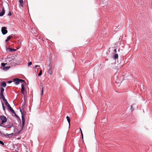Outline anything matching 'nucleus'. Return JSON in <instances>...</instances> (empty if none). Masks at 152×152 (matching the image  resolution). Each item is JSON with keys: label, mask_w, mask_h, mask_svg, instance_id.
<instances>
[{"label": "nucleus", "mask_w": 152, "mask_h": 152, "mask_svg": "<svg viewBox=\"0 0 152 152\" xmlns=\"http://www.w3.org/2000/svg\"><path fill=\"white\" fill-rule=\"evenodd\" d=\"M13 81L15 82V84L16 85L18 84L20 82L22 83L21 86V92L24 96V97H25V94L24 93L25 91L24 86L26 85V82L23 80L20 79L18 78H15L13 79Z\"/></svg>", "instance_id": "1"}, {"label": "nucleus", "mask_w": 152, "mask_h": 152, "mask_svg": "<svg viewBox=\"0 0 152 152\" xmlns=\"http://www.w3.org/2000/svg\"><path fill=\"white\" fill-rule=\"evenodd\" d=\"M5 104L8 107L9 110H10L12 113H14V111L13 109L11 107L10 105L9 104V103L7 101L4 102Z\"/></svg>", "instance_id": "2"}, {"label": "nucleus", "mask_w": 152, "mask_h": 152, "mask_svg": "<svg viewBox=\"0 0 152 152\" xmlns=\"http://www.w3.org/2000/svg\"><path fill=\"white\" fill-rule=\"evenodd\" d=\"M0 119L2 121L1 122L2 124H3L7 121V118L4 116L1 115L0 117Z\"/></svg>", "instance_id": "3"}, {"label": "nucleus", "mask_w": 152, "mask_h": 152, "mask_svg": "<svg viewBox=\"0 0 152 152\" xmlns=\"http://www.w3.org/2000/svg\"><path fill=\"white\" fill-rule=\"evenodd\" d=\"M7 28L5 27H3L1 28V32L2 34L4 35L7 33V30L6 29Z\"/></svg>", "instance_id": "4"}, {"label": "nucleus", "mask_w": 152, "mask_h": 152, "mask_svg": "<svg viewBox=\"0 0 152 152\" xmlns=\"http://www.w3.org/2000/svg\"><path fill=\"white\" fill-rule=\"evenodd\" d=\"M25 118L23 116V115H22V124L21 126V127L22 128V129H23L24 125H25Z\"/></svg>", "instance_id": "5"}, {"label": "nucleus", "mask_w": 152, "mask_h": 152, "mask_svg": "<svg viewBox=\"0 0 152 152\" xmlns=\"http://www.w3.org/2000/svg\"><path fill=\"white\" fill-rule=\"evenodd\" d=\"M2 11L0 12V16H3L5 13V10L3 7H1Z\"/></svg>", "instance_id": "6"}, {"label": "nucleus", "mask_w": 152, "mask_h": 152, "mask_svg": "<svg viewBox=\"0 0 152 152\" xmlns=\"http://www.w3.org/2000/svg\"><path fill=\"white\" fill-rule=\"evenodd\" d=\"M0 98L1 99H2L4 102L7 101V100L5 99L4 96L3 94H0Z\"/></svg>", "instance_id": "7"}, {"label": "nucleus", "mask_w": 152, "mask_h": 152, "mask_svg": "<svg viewBox=\"0 0 152 152\" xmlns=\"http://www.w3.org/2000/svg\"><path fill=\"white\" fill-rule=\"evenodd\" d=\"M19 1L20 4V6H21L22 7H23L24 4L23 0H19Z\"/></svg>", "instance_id": "8"}, {"label": "nucleus", "mask_w": 152, "mask_h": 152, "mask_svg": "<svg viewBox=\"0 0 152 152\" xmlns=\"http://www.w3.org/2000/svg\"><path fill=\"white\" fill-rule=\"evenodd\" d=\"M8 50L10 52H13L15 51L16 50L13 49H12L10 48H7Z\"/></svg>", "instance_id": "9"}, {"label": "nucleus", "mask_w": 152, "mask_h": 152, "mask_svg": "<svg viewBox=\"0 0 152 152\" xmlns=\"http://www.w3.org/2000/svg\"><path fill=\"white\" fill-rule=\"evenodd\" d=\"M66 118L67 119V121L69 124V126L70 125V119L69 117L68 116H67L66 117Z\"/></svg>", "instance_id": "10"}, {"label": "nucleus", "mask_w": 152, "mask_h": 152, "mask_svg": "<svg viewBox=\"0 0 152 152\" xmlns=\"http://www.w3.org/2000/svg\"><path fill=\"white\" fill-rule=\"evenodd\" d=\"M10 66H6V67L5 66L3 68V69L4 71H6V70H7L8 69L10 68Z\"/></svg>", "instance_id": "11"}, {"label": "nucleus", "mask_w": 152, "mask_h": 152, "mask_svg": "<svg viewBox=\"0 0 152 152\" xmlns=\"http://www.w3.org/2000/svg\"><path fill=\"white\" fill-rule=\"evenodd\" d=\"M1 86L4 87H5L6 86V83L5 82H3L1 83Z\"/></svg>", "instance_id": "12"}, {"label": "nucleus", "mask_w": 152, "mask_h": 152, "mask_svg": "<svg viewBox=\"0 0 152 152\" xmlns=\"http://www.w3.org/2000/svg\"><path fill=\"white\" fill-rule=\"evenodd\" d=\"M12 37V36H10L7 37V39L6 40V42H7Z\"/></svg>", "instance_id": "13"}, {"label": "nucleus", "mask_w": 152, "mask_h": 152, "mask_svg": "<svg viewBox=\"0 0 152 152\" xmlns=\"http://www.w3.org/2000/svg\"><path fill=\"white\" fill-rule=\"evenodd\" d=\"M48 73L50 75H52L53 73V71L51 69H50L48 70Z\"/></svg>", "instance_id": "14"}, {"label": "nucleus", "mask_w": 152, "mask_h": 152, "mask_svg": "<svg viewBox=\"0 0 152 152\" xmlns=\"http://www.w3.org/2000/svg\"><path fill=\"white\" fill-rule=\"evenodd\" d=\"M4 89L3 88H1V91L0 92V94H4Z\"/></svg>", "instance_id": "15"}, {"label": "nucleus", "mask_w": 152, "mask_h": 152, "mask_svg": "<svg viewBox=\"0 0 152 152\" xmlns=\"http://www.w3.org/2000/svg\"><path fill=\"white\" fill-rule=\"evenodd\" d=\"M113 58L115 59H117L118 58V55L117 54H115L113 56Z\"/></svg>", "instance_id": "16"}, {"label": "nucleus", "mask_w": 152, "mask_h": 152, "mask_svg": "<svg viewBox=\"0 0 152 152\" xmlns=\"http://www.w3.org/2000/svg\"><path fill=\"white\" fill-rule=\"evenodd\" d=\"M7 64V63H1V66L3 67H4L5 66V65Z\"/></svg>", "instance_id": "17"}, {"label": "nucleus", "mask_w": 152, "mask_h": 152, "mask_svg": "<svg viewBox=\"0 0 152 152\" xmlns=\"http://www.w3.org/2000/svg\"><path fill=\"white\" fill-rule=\"evenodd\" d=\"M42 71L41 69L40 70L39 73V74L38 75V76H41L42 75Z\"/></svg>", "instance_id": "18"}, {"label": "nucleus", "mask_w": 152, "mask_h": 152, "mask_svg": "<svg viewBox=\"0 0 152 152\" xmlns=\"http://www.w3.org/2000/svg\"><path fill=\"white\" fill-rule=\"evenodd\" d=\"M2 107L3 110L4 111L5 110V107L4 106V104L3 103H2Z\"/></svg>", "instance_id": "19"}, {"label": "nucleus", "mask_w": 152, "mask_h": 152, "mask_svg": "<svg viewBox=\"0 0 152 152\" xmlns=\"http://www.w3.org/2000/svg\"><path fill=\"white\" fill-rule=\"evenodd\" d=\"M31 64H32V62H29L28 63V66H29Z\"/></svg>", "instance_id": "20"}, {"label": "nucleus", "mask_w": 152, "mask_h": 152, "mask_svg": "<svg viewBox=\"0 0 152 152\" xmlns=\"http://www.w3.org/2000/svg\"><path fill=\"white\" fill-rule=\"evenodd\" d=\"M42 92H41V95H42L43 94V87H42Z\"/></svg>", "instance_id": "21"}, {"label": "nucleus", "mask_w": 152, "mask_h": 152, "mask_svg": "<svg viewBox=\"0 0 152 152\" xmlns=\"http://www.w3.org/2000/svg\"><path fill=\"white\" fill-rule=\"evenodd\" d=\"M0 144L2 145H4V144L3 142L1 141L0 140Z\"/></svg>", "instance_id": "22"}, {"label": "nucleus", "mask_w": 152, "mask_h": 152, "mask_svg": "<svg viewBox=\"0 0 152 152\" xmlns=\"http://www.w3.org/2000/svg\"><path fill=\"white\" fill-rule=\"evenodd\" d=\"M14 113L15 114V115L16 117H18V116L16 115L15 112H14V113Z\"/></svg>", "instance_id": "23"}, {"label": "nucleus", "mask_w": 152, "mask_h": 152, "mask_svg": "<svg viewBox=\"0 0 152 152\" xmlns=\"http://www.w3.org/2000/svg\"><path fill=\"white\" fill-rule=\"evenodd\" d=\"M11 15V13L10 11H9V13H8V15L9 16H10Z\"/></svg>", "instance_id": "24"}, {"label": "nucleus", "mask_w": 152, "mask_h": 152, "mask_svg": "<svg viewBox=\"0 0 152 152\" xmlns=\"http://www.w3.org/2000/svg\"><path fill=\"white\" fill-rule=\"evenodd\" d=\"M39 67V65H37L35 66V68H36L37 67Z\"/></svg>", "instance_id": "25"}, {"label": "nucleus", "mask_w": 152, "mask_h": 152, "mask_svg": "<svg viewBox=\"0 0 152 152\" xmlns=\"http://www.w3.org/2000/svg\"><path fill=\"white\" fill-rule=\"evenodd\" d=\"M81 136L82 137V138L83 139V132H81Z\"/></svg>", "instance_id": "26"}, {"label": "nucleus", "mask_w": 152, "mask_h": 152, "mask_svg": "<svg viewBox=\"0 0 152 152\" xmlns=\"http://www.w3.org/2000/svg\"><path fill=\"white\" fill-rule=\"evenodd\" d=\"M131 108L132 109V111H133V106H131Z\"/></svg>", "instance_id": "27"}, {"label": "nucleus", "mask_w": 152, "mask_h": 152, "mask_svg": "<svg viewBox=\"0 0 152 152\" xmlns=\"http://www.w3.org/2000/svg\"><path fill=\"white\" fill-rule=\"evenodd\" d=\"M12 81H8V83H12Z\"/></svg>", "instance_id": "28"}, {"label": "nucleus", "mask_w": 152, "mask_h": 152, "mask_svg": "<svg viewBox=\"0 0 152 152\" xmlns=\"http://www.w3.org/2000/svg\"><path fill=\"white\" fill-rule=\"evenodd\" d=\"M114 51H115V52L116 53L117 52V50H116V49H115L114 50Z\"/></svg>", "instance_id": "29"}, {"label": "nucleus", "mask_w": 152, "mask_h": 152, "mask_svg": "<svg viewBox=\"0 0 152 152\" xmlns=\"http://www.w3.org/2000/svg\"><path fill=\"white\" fill-rule=\"evenodd\" d=\"M80 130L81 132H82V130H81V129L80 128Z\"/></svg>", "instance_id": "30"}, {"label": "nucleus", "mask_w": 152, "mask_h": 152, "mask_svg": "<svg viewBox=\"0 0 152 152\" xmlns=\"http://www.w3.org/2000/svg\"><path fill=\"white\" fill-rule=\"evenodd\" d=\"M20 110V111H21V112H22V111H21V110Z\"/></svg>", "instance_id": "31"}]
</instances>
